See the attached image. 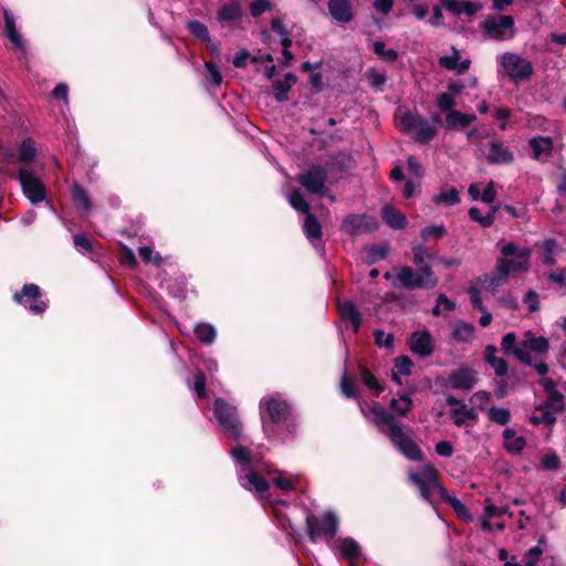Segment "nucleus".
<instances>
[{"label": "nucleus", "mask_w": 566, "mask_h": 566, "mask_svg": "<svg viewBox=\"0 0 566 566\" xmlns=\"http://www.w3.org/2000/svg\"><path fill=\"white\" fill-rule=\"evenodd\" d=\"M231 457L240 465L238 469V478L242 488L258 494H263L268 491L270 482L260 475L261 464L252 459L251 452L248 448L238 444L231 450ZM298 482L297 476L286 475L280 473L277 476L271 479V483L283 490L291 491Z\"/></svg>", "instance_id": "1"}, {"label": "nucleus", "mask_w": 566, "mask_h": 566, "mask_svg": "<svg viewBox=\"0 0 566 566\" xmlns=\"http://www.w3.org/2000/svg\"><path fill=\"white\" fill-rule=\"evenodd\" d=\"M410 481L417 486L420 496L429 503L436 511L441 501L451 505L458 516L470 518L468 509L455 496L449 495L447 490L440 484L437 470L428 464L419 472L409 474Z\"/></svg>", "instance_id": "2"}, {"label": "nucleus", "mask_w": 566, "mask_h": 566, "mask_svg": "<svg viewBox=\"0 0 566 566\" xmlns=\"http://www.w3.org/2000/svg\"><path fill=\"white\" fill-rule=\"evenodd\" d=\"M263 431L270 439L285 441L292 433L290 407L279 395L266 396L260 401Z\"/></svg>", "instance_id": "3"}, {"label": "nucleus", "mask_w": 566, "mask_h": 566, "mask_svg": "<svg viewBox=\"0 0 566 566\" xmlns=\"http://www.w3.org/2000/svg\"><path fill=\"white\" fill-rule=\"evenodd\" d=\"M214 419L220 431L229 439L239 440L242 438L243 427L238 410L224 399L214 400Z\"/></svg>", "instance_id": "4"}, {"label": "nucleus", "mask_w": 566, "mask_h": 566, "mask_svg": "<svg viewBox=\"0 0 566 566\" xmlns=\"http://www.w3.org/2000/svg\"><path fill=\"white\" fill-rule=\"evenodd\" d=\"M438 281L429 266H420L417 270L402 266L396 274V284L408 290H432L438 285Z\"/></svg>", "instance_id": "5"}, {"label": "nucleus", "mask_w": 566, "mask_h": 566, "mask_svg": "<svg viewBox=\"0 0 566 566\" xmlns=\"http://www.w3.org/2000/svg\"><path fill=\"white\" fill-rule=\"evenodd\" d=\"M499 72L504 73L511 82L518 84L531 78L533 65L531 61L516 53L506 52L497 57Z\"/></svg>", "instance_id": "6"}, {"label": "nucleus", "mask_w": 566, "mask_h": 566, "mask_svg": "<svg viewBox=\"0 0 566 566\" xmlns=\"http://www.w3.org/2000/svg\"><path fill=\"white\" fill-rule=\"evenodd\" d=\"M306 526L312 542L325 539L329 544L337 533L338 520L332 512H326L322 516L308 515Z\"/></svg>", "instance_id": "7"}, {"label": "nucleus", "mask_w": 566, "mask_h": 566, "mask_svg": "<svg viewBox=\"0 0 566 566\" xmlns=\"http://www.w3.org/2000/svg\"><path fill=\"white\" fill-rule=\"evenodd\" d=\"M15 176L20 181L23 195L32 205H38L45 200V186L32 167L20 166Z\"/></svg>", "instance_id": "8"}, {"label": "nucleus", "mask_w": 566, "mask_h": 566, "mask_svg": "<svg viewBox=\"0 0 566 566\" xmlns=\"http://www.w3.org/2000/svg\"><path fill=\"white\" fill-rule=\"evenodd\" d=\"M35 156L34 142L31 138H25L21 142L17 154L9 150L2 153L3 163L0 169L4 175H9L12 165L20 164L21 166L31 167L30 164L35 159Z\"/></svg>", "instance_id": "9"}, {"label": "nucleus", "mask_w": 566, "mask_h": 566, "mask_svg": "<svg viewBox=\"0 0 566 566\" xmlns=\"http://www.w3.org/2000/svg\"><path fill=\"white\" fill-rule=\"evenodd\" d=\"M329 548L336 557L347 560L349 566H358L361 560V547L352 537L339 536L329 543Z\"/></svg>", "instance_id": "10"}, {"label": "nucleus", "mask_w": 566, "mask_h": 566, "mask_svg": "<svg viewBox=\"0 0 566 566\" xmlns=\"http://www.w3.org/2000/svg\"><path fill=\"white\" fill-rule=\"evenodd\" d=\"M483 29L491 39L507 40L514 35V20L510 15H489Z\"/></svg>", "instance_id": "11"}, {"label": "nucleus", "mask_w": 566, "mask_h": 566, "mask_svg": "<svg viewBox=\"0 0 566 566\" xmlns=\"http://www.w3.org/2000/svg\"><path fill=\"white\" fill-rule=\"evenodd\" d=\"M391 442L409 460H421L422 452L412 438L391 421Z\"/></svg>", "instance_id": "12"}, {"label": "nucleus", "mask_w": 566, "mask_h": 566, "mask_svg": "<svg viewBox=\"0 0 566 566\" xmlns=\"http://www.w3.org/2000/svg\"><path fill=\"white\" fill-rule=\"evenodd\" d=\"M327 172L322 166H312L297 177V181L311 193L324 196L327 193L325 186Z\"/></svg>", "instance_id": "13"}, {"label": "nucleus", "mask_w": 566, "mask_h": 566, "mask_svg": "<svg viewBox=\"0 0 566 566\" xmlns=\"http://www.w3.org/2000/svg\"><path fill=\"white\" fill-rule=\"evenodd\" d=\"M13 298L33 314H42L48 307L46 302L41 298L40 287L33 283L23 285L22 293H15Z\"/></svg>", "instance_id": "14"}, {"label": "nucleus", "mask_w": 566, "mask_h": 566, "mask_svg": "<svg viewBox=\"0 0 566 566\" xmlns=\"http://www.w3.org/2000/svg\"><path fill=\"white\" fill-rule=\"evenodd\" d=\"M378 222L374 217L366 214L348 216L343 222V229L350 235H357L376 230Z\"/></svg>", "instance_id": "15"}, {"label": "nucleus", "mask_w": 566, "mask_h": 566, "mask_svg": "<svg viewBox=\"0 0 566 566\" xmlns=\"http://www.w3.org/2000/svg\"><path fill=\"white\" fill-rule=\"evenodd\" d=\"M531 254H532L531 249L524 248V249H521V251H518V258L517 256L515 259L501 258V259H497L496 264L499 265L500 271L504 272L506 274V276L509 277L512 274L528 271Z\"/></svg>", "instance_id": "16"}, {"label": "nucleus", "mask_w": 566, "mask_h": 566, "mask_svg": "<svg viewBox=\"0 0 566 566\" xmlns=\"http://www.w3.org/2000/svg\"><path fill=\"white\" fill-rule=\"evenodd\" d=\"M360 410L382 433L386 436L389 434V413L384 409V407L377 402L373 405L365 402L360 403Z\"/></svg>", "instance_id": "17"}, {"label": "nucleus", "mask_w": 566, "mask_h": 566, "mask_svg": "<svg viewBox=\"0 0 566 566\" xmlns=\"http://www.w3.org/2000/svg\"><path fill=\"white\" fill-rule=\"evenodd\" d=\"M409 347L420 357H428L433 353V339L428 331H416L410 335Z\"/></svg>", "instance_id": "18"}, {"label": "nucleus", "mask_w": 566, "mask_h": 566, "mask_svg": "<svg viewBox=\"0 0 566 566\" xmlns=\"http://www.w3.org/2000/svg\"><path fill=\"white\" fill-rule=\"evenodd\" d=\"M268 503L272 509V513L279 524V526L291 536L294 532V527L291 521L290 514L286 511L290 509L289 504L283 500L269 499Z\"/></svg>", "instance_id": "19"}, {"label": "nucleus", "mask_w": 566, "mask_h": 566, "mask_svg": "<svg viewBox=\"0 0 566 566\" xmlns=\"http://www.w3.org/2000/svg\"><path fill=\"white\" fill-rule=\"evenodd\" d=\"M475 382V373L467 367L454 370L448 378L451 388L464 391L471 390Z\"/></svg>", "instance_id": "20"}, {"label": "nucleus", "mask_w": 566, "mask_h": 566, "mask_svg": "<svg viewBox=\"0 0 566 566\" xmlns=\"http://www.w3.org/2000/svg\"><path fill=\"white\" fill-rule=\"evenodd\" d=\"M4 15V27H6V33L9 39V41L20 51L22 57H27V44L23 40L22 35L17 30L15 25V18L14 15L8 10L4 9L3 11Z\"/></svg>", "instance_id": "21"}, {"label": "nucleus", "mask_w": 566, "mask_h": 566, "mask_svg": "<svg viewBox=\"0 0 566 566\" xmlns=\"http://www.w3.org/2000/svg\"><path fill=\"white\" fill-rule=\"evenodd\" d=\"M447 403L452 407L451 409V418L453 423L458 427L464 426L468 421H474L476 419V413L473 409L468 408L467 405L461 403L454 397H448Z\"/></svg>", "instance_id": "22"}, {"label": "nucleus", "mask_w": 566, "mask_h": 566, "mask_svg": "<svg viewBox=\"0 0 566 566\" xmlns=\"http://www.w3.org/2000/svg\"><path fill=\"white\" fill-rule=\"evenodd\" d=\"M502 348L506 354L514 355L523 364L528 366L533 365V358L531 354L524 350L523 340L517 345L515 335L513 333H507L503 336Z\"/></svg>", "instance_id": "23"}, {"label": "nucleus", "mask_w": 566, "mask_h": 566, "mask_svg": "<svg viewBox=\"0 0 566 566\" xmlns=\"http://www.w3.org/2000/svg\"><path fill=\"white\" fill-rule=\"evenodd\" d=\"M338 314L345 325H350L354 333L358 332L361 325V315L352 301H343L338 303Z\"/></svg>", "instance_id": "24"}, {"label": "nucleus", "mask_w": 566, "mask_h": 566, "mask_svg": "<svg viewBox=\"0 0 566 566\" xmlns=\"http://www.w3.org/2000/svg\"><path fill=\"white\" fill-rule=\"evenodd\" d=\"M489 163L494 165H507L514 159L513 153L502 142L492 140L486 154Z\"/></svg>", "instance_id": "25"}, {"label": "nucleus", "mask_w": 566, "mask_h": 566, "mask_svg": "<svg viewBox=\"0 0 566 566\" xmlns=\"http://www.w3.org/2000/svg\"><path fill=\"white\" fill-rule=\"evenodd\" d=\"M359 374L360 380L367 389L377 395L386 389V380L380 377L378 371H371L365 366H360Z\"/></svg>", "instance_id": "26"}, {"label": "nucleus", "mask_w": 566, "mask_h": 566, "mask_svg": "<svg viewBox=\"0 0 566 566\" xmlns=\"http://www.w3.org/2000/svg\"><path fill=\"white\" fill-rule=\"evenodd\" d=\"M507 276L504 272L500 271L499 265H495L494 271L491 274H484L478 277L475 281L484 289V291L496 292V290L507 282Z\"/></svg>", "instance_id": "27"}, {"label": "nucleus", "mask_w": 566, "mask_h": 566, "mask_svg": "<svg viewBox=\"0 0 566 566\" xmlns=\"http://www.w3.org/2000/svg\"><path fill=\"white\" fill-rule=\"evenodd\" d=\"M535 247L541 250L539 260L543 264L552 266L556 263V256L560 252L556 240L546 239L541 243H536Z\"/></svg>", "instance_id": "28"}, {"label": "nucleus", "mask_w": 566, "mask_h": 566, "mask_svg": "<svg viewBox=\"0 0 566 566\" xmlns=\"http://www.w3.org/2000/svg\"><path fill=\"white\" fill-rule=\"evenodd\" d=\"M331 15L338 22L347 23L353 19L352 4L348 0H329Z\"/></svg>", "instance_id": "29"}, {"label": "nucleus", "mask_w": 566, "mask_h": 566, "mask_svg": "<svg viewBox=\"0 0 566 566\" xmlns=\"http://www.w3.org/2000/svg\"><path fill=\"white\" fill-rule=\"evenodd\" d=\"M436 134V125L422 118L409 136L417 143L424 145L432 140Z\"/></svg>", "instance_id": "30"}, {"label": "nucleus", "mask_w": 566, "mask_h": 566, "mask_svg": "<svg viewBox=\"0 0 566 566\" xmlns=\"http://www.w3.org/2000/svg\"><path fill=\"white\" fill-rule=\"evenodd\" d=\"M459 52L455 49H453L452 54L441 56L439 59V63L441 66L449 71H454L458 74H462L469 70L471 61L469 59L459 61Z\"/></svg>", "instance_id": "31"}, {"label": "nucleus", "mask_w": 566, "mask_h": 566, "mask_svg": "<svg viewBox=\"0 0 566 566\" xmlns=\"http://www.w3.org/2000/svg\"><path fill=\"white\" fill-rule=\"evenodd\" d=\"M524 350L533 352L535 354L542 355L548 352L549 342L544 336H535L532 332H526L523 338Z\"/></svg>", "instance_id": "32"}, {"label": "nucleus", "mask_w": 566, "mask_h": 566, "mask_svg": "<svg viewBox=\"0 0 566 566\" xmlns=\"http://www.w3.org/2000/svg\"><path fill=\"white\" fill-rule=\"evenodd\" d=\"M304 233L315 249L321 248L322 228L315 216L307 213L304 221Z\"/></svg>", "instance_id": "33"}, {"label": "nucleus", "mask_w": 566, "mask_h": 566, "mask_svg": "<svg viewBox=\"0 0 566 566\" xmlns=\"http://www.w3.org/2000/svg\"><path fill=\"white\" fill-rule=\"evenodd\" d=\"M296 81L297 78L293 73H286L283 78L274 81L275 99L280 103L286 102L289 99V91Z\"/></svg>", "instance_id": "34"}, {"label": "nucleus", "mask_w": 566, "mask_h": 566, "mask_svg": "<svg viewBox=\"0 0 566 566\" xmlns=\"http://www.w3.org/2000/svg\"><path fill=\"white\" fill-rule=\"evenodd\" d=\"M396 118L400 129L407 135H410L422 119L416 113L410 111H402L401 108L397 109Z\"/></svg>", "instance_id": "35"}, {"label": "nucleus", "mask_w": 566, "mask_h": 566, "mask_svg": "<svg viewBox=\"0 0 566 566\" xmlns=\"http://www.w3.org/2000/svg\"><path fill=\"white\" fill-rule=\"evenodd\" d=\"M503 440L504 448L512 454L520 453L526 444L525 439L523 437L516 436L515 431L511 428H506L503 431Z\"/></svg>", "instance_id": "36"}, {"label": "nucleus", "mask_w": 566, "mask_h": 566, "mask_svg": "<svg viewBox=\"0 0 566 566\" xmlns=\"http://www.w3.org/2000/svg\"><path fill=\"white\" fill-rule=\"evenodd\" d=\"M475 337V327L471 323L459 321L454 324L452 338L459 343H469Z\"/></svg>", "instance_id": "37"}, {"label": "nucleus", "mask_w": 566, "mask_h": 566, "mask_svg": "<svg viewBox=\"0 0 566 566\" xmlns=\"http://www.w3.org/2000/svg\"><path fill=\"white\" fill-rule=\"evenodd\" d=\"M476 119L474 114H463L460 111H452L447 114L446 126L449 129L455 127H467Z\"/></svg>", "instance_id": "38"}, {"label": "nucleus", "mask_w": 566, "mask_h": 566, "mask_svg": "<svg viewBox=\"0 0 566 566\" xmlns=\"http://www.w3.org/2000/svg\"><path fill=\"white\" fill-rule=\"evenodd\" d=\"M242 17L241 8L238 3L232 2L230 4H226L221 8L218 13V21L221 24H232L239 21Z\"/></svg>", "instance_id": "39"}, {"label": "nucleus", "mask_w": 566, "mask_h": 566, "mask_svg": "<svg viewBox=\"0 0 566 566\" xmlns=\"http://www.w3.org/2000/svg\"><path fill=\"white\" fill-rule=\"evenodd\" d=\"M552 146L553 143L548 137H537L530 140L533 157L536 159L547 156L552 150Z\"/></svg>", "instance_id": "40"}, {"label": "nucleus", "mask_w": 566, "mask_h": 566, "mask_svg": "<svg viewBox=\"0 0 566 566\" xmlns=\"http://www.w3.org/2000/svg\"><path fill=\"white\" fill-rule=\"evenodd\" d=\"M432 201L437 205L454 206L460 201L459 191L454 187L442 188L433 196Z\"/></svg>", "instance_id": "41"}, {"label": "nucleus", "mask_w": 566, "mask_h": 566, "mask_svg": "<svg viewBox=\"0 0 566 566\" xmlns=\"http://www.w3.org/2000/svg\"><path fill=\"white\" fill-rule=\"evenodd\" d=\"M488 418L500 426H505L511 421V411L504 407H491L485 410Z\"/></svg>", "instance_id": "42"}, {"label": "nucleus", "mask_w": 566, "mask_h": 566, "mask_svg": "<svg viewBox=\"0 0 566 566\" xmlns=\"http://www.w3.org/2000/svg\"><path fill=\"white\" fill-rule=\"evenodd\" d=\"M195 334L202 344L210 345L216 339L217 331L211 324L199 323L195 327Z\"/></svg>", "instance_id": "43"}, {"label": "nucleus", "mask_w": 566, "mask_h": 566, "mask_svg": "<svg viewBox=\"0 0 566 566\" xmlns=\"http://www.w3.org/2000/svg\"><path fill=\"white\" fill-rule=\"evenodd\" d=\"M73 200L78 209L90 212L93 208L88 193L78 185L72 189Z\"/></svg>", "instance_id": "44"}, {"label": "nucleus", "mask_w": 566, "mask_h": 566, "mask_svg": "<svg viewBox=\"0 0 566 566\" xmlns=\"http://www.w3.org/2000/svg\"><path fill=\"white\" fill-rule=\"evenodd\" d=\"M206 80L212 87H219L222 84L223 76L220 67L213 62L205 63Z\"/></svg>", "instance_id": "45"}, {"label": "nucleus", "mask_w": 566, "mask_h": 566, "mask_svg": "<svg viewBox=\"0 0 566 566\" xmlns=\"http://www.w3.org/2000/svg\"><path fill=\"white\" fill-rule=\"evenodd\" d=\"M412 406L411 398L408 394H402L399 396V398L395 399L391 398V417L394 413L397 415H405L407 413Z\"/></svg>", "instance_id": "46"}, {"label": "nucleus", "mask_w": 566, "mask_h": 566, "mask_svg": "<svg viewBox=\"0 0 566 566\" xmlns=\"http://www.w3.org/2000/svg\"><path fill=\"white\" fill-rule=\"evenodd\" d=\"M287 200L290 205L298 212L305 213L306 216L307 213H311L310 205L307 203V201L305 200L304 196L301 193L300 190H292L287 196Z\"/></svg>", "instance_id": "47"}, {"label": "nucleus", "mask_w": 566, "mask_h": 566, "mask_svg": "<svg viewBox=\"0 0 566 566\" xmlns=\"http://www.w3.org/2000/svg\"><path fill=\"white\" fill-rule=\"evenodd\" d=\"M447 234L443 224H430L421 229L420 237L423 241L439 240Z\"/></svg>", "instance_id": "48"}, {"label": "nucleus", "mask_w": 566, "mask_h": 566, "mask_svg": "<svg viewBox=\"0 0 566 566\" xmlns=\"http://www.w3.org/2000/svg\"><path fill=\"white\" fill-rule=\"evenodd\" d=\"M189 32L202 42L211 41L208 28L200 21L191 20L187 23Z\"/></svg>", "instance_id": "49"}, {"label": "nucleus", "mask_w": 566, "mask_h": 566, "mask_svg": "<svg viewBox=\"0 0 566 566\" xmlns=\"http://www.w3.org/2000/svg\"><path fill=\"white\" fill-rule=\"evenodd\" d=\"M496 209L497 208L494 207L491 212H489L485 216H482L478 208L472 207L469 209V216L472 220L480 223L483 228H489L494 223Z\"/></svg>", "instance_id": "50"}, {"label": "nucleus", "mask_w": 566, "mask_h": 566, "mask_svg": "<svg viewBox=\"0 0 566 566\" xmlns=\"http://www.w3.org/2000/svg\"><path fill=\"white\" fill-rule=\"evenodd\" d=\"M484 291L480 284H478L476 281H473L470 283L468 287V294L470 296V301L473 304L475 308H478L480 312H485V306L483 305L481 293Z\"/></svg>", "instance_id": "51"}, {"label": "nucleus", "mask_w": 566, "mask_h": 566, "mask_svg": "<svg viewBox=\"0 0 566 566\" xmlns=\"http://www.w3.org/2000/svg\"><path fill=\"white\" fill-rule=\"evenodd\" d=\"M483 6L479 2L460 0L453 14L472 17L481 11Z\"/></svg>", "instance_id": "52"}, {"label": "nucleus", "mask_w": 566, "mask_h": 566, "mask_svg": "<svg viewBox=\"0 0 566 566\" xmlns=\"http://www.w3.org/2000/svg\"><path fill=\"white\" fill-rule=\"evenodd\" d=\"M413 263L418 268L427 266L424 263L427 260H432L433 255L428 252V249L423 244H416L412 247Z\"/></svg>", "instance_id": "53"}, {"label": "nucleus", "mask_w": 566, "mask_h": 566, "mask_svg": "<svg viewBox=\"0 0 566 566\" xmlns=\"http://www.w3.org/2000/svg\"><path fill=\"white\" fill-rule=\"evenodd\" d=\"M530 421L534 424L544 423L547 426H552L555 423L556 417H555V413L549 410L538 409V413L532 415L530 417Z\"/></svg>", "instance_id": "54"}, {"label": "nucleus", "mask_w": 566, "mask_h": 566, "mask_svg": "<svg viewBox=\"0 0 566 566\" xmlns=\"http://www.w3.org/2000/svg\"><path fill=\"white\" fill-rule=\"evenodd\" d=\"M394 363L398 375L408 377L412 374L413 363L408 356H399Z\"/></svg>", "instance_id": "55"}, {"label": "nucleus", "mask_w": 566, "mask_h": 566, "mask_svg": "<svg viewBox=\"0 0 566 566\" xmlns=\"http://www.w3.org/2000/svg\"><path fill=\"white\" fill-rule=\"evenodd\" d=\"M455 308V303L449 300L444 294H439L437 297V305L432 308V314L434 316H440L442 314V310L447 312H451Z\"/></svg>", "instance_id": "56"}, {"label": "nucleus", "mask_w": 566, "mask_h": 566, "mask_svg": "<svg viewBox=\"0 0 566 566\" xmlns=\"http://www.w3.org/2000/svg\"><path fill=\"white\" fill-rule=\"evenodd\" d=\"M437 106L444 113L449 114L454 111L455 105L454 97L449 93H440L436 97Z\"/></svg>", "instance_id": "57"}, {"label": "nucleus", "mask_w": 566, "mask_h": 566, "mask_svg": "<svg viewBox=\"0 0 566 566\" xmlns=\"http://www.w3.org/2000/svg\"><path fill=\"white\" fill-rule=\"evenodd\" d=\"M138 254L140 259L146 263H154L156 265H159L161 262V255L158 252H155L149 247H140L138 249Z\"/></svg>", "instance_id": "58"}, {"label": "nucleus", "mask_w": 566, "mask_h": 566, "mask_svg": "<svg viewBox=\"0 0 566 566\" xmlns=\"http://www.w3.org/2000/svg\"><path fill=\"white\" fill-rule=\"evenodd\" d=\"M547 403L555 411H562L564 407V397L557 389H554L547 392Z\"/></svg>", "instance_id": "59"}, {"label": "nucleus", "mask_w": 566, "mask_h": 566, "mask_svg": "<svg viewBox=\"0 0 566 566\" xmlns=\"http://www.w3.org/2000/svg\"><path fill=\"white\" fill-rule=\"evenodd\" d=\"M192 389L195 390L198 399L203 398L206 396V376L202 371H198L195 375Z\"/></svg>", "instance_id": "60"}, {"label": "nucleus", "mask_w": 566, "mask_h": 566, "mask_svg": "<svg viewBox=\"0 0 566 566\" xmlns=\"http://www.w3.org/2000/svg\"><path fill=\"white\" fill-rule=\"evenodd\" d=\"M541 464L545 470L554 471L559 467V458L554 452L546 453L543 455Z\"/></svg>", "instance_id": "61"}, {"label": "nucleus", "mask_w": 566, "mask_h": 566, "mask_svg": "<svg viewBox=\"0 0 566 566\" xmlns=\"http://www.w3.org/2000/svg\"><path fill=\"white\" fill-rule=\"evenodd\" d=\"M542 554L543 551L537 546L530 548L523 558V566H534Z\"/></svg>", "instance_id": "62"}, {"label": "nucleus", "mask_w": 566, "mask_h": 566, "mask_svg": "<svg viewBox=\"0 0 566 566\" xmlns=\"http://www.w3.org/2000/svg\"><path fill=\"white\" fill-rule=\"evenodd\" d=\"M408 172L417 181H420L423 176L422 166L419 164L417 159L413 157L408 158Z\"/></svg>", "instance_id": "63"}, {"label": "nucleus", "mask_w": 566, "mask_h": 566, "mask_svg": "<svg viewBox=\"0 0 566 566\" xmlns=\"http://www.w3.org/2000/svg\"><path fill=\"white\" fill-rule=\"evenodd\" d=\"M407 224V217L402 212L391 208V229H403Z\"/></svg>", "instance_id": "64"}]
</instances>
